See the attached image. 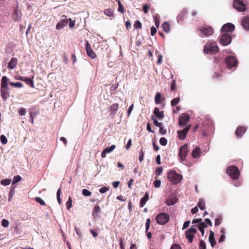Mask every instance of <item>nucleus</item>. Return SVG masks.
Segmentation results:
<instances>
[{"instance_id":"nucleus-42","label":"nucleus","mask_w":249,"mask_h":249,"mask_svg":"<svg viewBox=\"0 0 249 249\" xmlns=\"http://www.w3.org/2000/svg\"><path fill=\"white\" fill-rule=\"evenodd\" d=\"M206 245L203 240H200L199 244V249H206Z\"/></svg>"},{"instance_id":"nucleus-32","label":"nucleus","mask_w":249,"mask_h":249,"mask_svg":"<svg viewBox=\"0 0 249 249\" xmlns=\"http://www.w3.org/2000/svg\"><path fill=\"white\" fill-rule=\"evenodd\" d=\"M8 83H9V84L10 86H13V87H15V88H22L23 87V85L22 83H21V82L14 83V82H9V81Z\"/></svg>"},{"instance_id":"nucleus-4","label":"nucleus","mask_w":249,"mask_h":249,"mask_svg":"<svg viewBox=\"0 0 249 249\" xmlns=\"http://www.w3.org/2000/svg\"><path fill=\"white\" fill-rule=\"evenodd\" d=\"M226 172L234 180L238 179L240 174L238 168L234 165L228 166Z\"/></svg>"},{"instance_id":"nucleus-14","label":"nucleus","mask_w":249,"mask_h":249,"mask_svg":"<svg viewBox=\"0 0 249 249\" xmlns=\"http://www.w3.org/2000/svg\"><path fill=\"white\" fill-rule=\"evenodd\" d=\"M190 117L187 114H183L179 117V125L180 126L185 125L190 121Z\"/></svg>"},{"instance_id":"nucleus-21","label":"nucleus","mask_w":249,"mask_h":249,"mask_svg":"<svg viewBox=\"0 0 249 249\" xmlns=\"http://www.w3.org/2000/svg\"><path fill=\"white\" fill-rule=\"evenodd\" d=\"M187 13V10L185 9H183L181 11L180 13L178 15L177 21L178 23H181L183 21V19L186 18Z\"/></svg>"},{"instance_id":"nucleus-29","label":"nucleus","mask_w":249,"mask_h":249,"mask_svg":"<svg viewBox=\"0 0 249 249\" xmlns=\"http://www.w3.org/2000/svg\"><path fill=\"white\" fill-rule=\"evenodd\" d=\"M23 81L25 82L26 84L29 85L30 87L32 88H35L34 81L32 79L24 77Z\"/></svg>"},{"instance_id":"nucleus-5","label":"nucleus","mask_w":249,"mask_h":249,"mask_svg":"<svg viewBox=\"0 0 249 249\" xmlns=\"http://www.w3.org/2000/svg\"><path fill=\"white\" fill-rule=\"evenodd\" d=\"M218 38L220 43L223 46H227L231 41V36L229 33H221Z\"/></svg>"},{"instance_id":"nucleus-15","label":"nucleus","mask_w":249,"mask_h":249,"mask_svg":"<svg viewBox=\"0 0 249 249\" xmlns=\"http://www.w3.org/2000/svg\"><path fill=\"white\" fill-rule=\"evenodd\" d=\"M190 127L191 125L190 124L183 130L178 131V137L180 140H184L185 138L186 134L189 131Z\"/></svg>"},{"instance_id":"nucleus-56","label":"nucleus","mask_w":249,"mask_h":249,"mask_svg":"<svg viewBox=\"0 0 249 249\" xmlns=\"http://www.w3.org/2000/svg\"><path fill=\"white\" fill-rule=\"evenodd\" d=\"M18 113L21 116L25 115L26 113V110L24 108H20L18 110Z\"/></svg>"},{"instance_id":"nucleus-19","label":"nucleus","mask_w":249,"mask_h":249,"mask_svg":"<svg viewBox=\"0 0 249 249\" xmlns=\"http://www.w3.org/2000/svg\"><path fill=\"white\" fill-rule=\"evenodd\" d=\"M68 22V20L67 18H65L64 19H62L60 20L56 26V29L57 30L62 29L65 26L67 25Z\"/></svg>"},{"instance_id":"nucleus-7","label":"nucleus","mask_w":249,"mask_h":249,"mask_svg":"<svg viewBox=\"0 0 249 249\" xmlns=\"http://www.w3.org/2000/svg\"><path fill=\"white\" fill-rule=\"evenodd\" d=\"M244 0H234L233 6L238 12H244L247 9V7Z\"/></svg>"},{"instance_id":"nucleus-51","label":"nucleus","mask_w":249,"mask_h":249,"mask_svg":"<svg viewBox=\"0 0 249 249\" xmlns=\"http://www.w3.org/2000/svg\"><path fill=\"white\" fill-rule=\"evenodd\" d=\"M0 140L1 142L3 144H5L7 142V139L6 137L3 135H2L0 136Z\"/></svg>"},{"instance_id":"nucleus-38","label":"nucleus","mask_w":249,"mask_h":249,"mask_svg":"<svg viewBox=\"0 0 249 249\" xmlns=\"http://www.w3.org/2000/svg\"><path fill=\"white\" fill-rule=\"evenodd\" d=\"M176 203V200L174 198H169L165 201V203L168 206H171Z\"/></svg>"},{"instance_id":"nucleus-59","label":"nucleus","mask_w":249,"mask_h":249,"mask_svg":"<svg viewBox=\"0 0 249 249\" xmlns=\"http://www.w3.org/2000/svg\"><path fill=\"white\" fill-rule=\"evenodd\" d=\"M109 190V188L108 187H103L102 188H101L100 190H99V192L102 193V194H103V193H106L107 191L108 190Z\"/></svg>"},{"instance_id":"nucleus-9","label":"nucleus","mask_w":249,"mask_h":249,"mask_svg":"<svg viewBox=\"0 0 249 249\" xmlns=\"http://www.w3.org/2000/svg\"><path fill=\"white\" fill-rule=\"evenodd\" d=\"M225 61L228 69H232V68L236 67L238 62L236 58L232 56H230L226 58Z\"/></svg>"},{"instance_id":"nucleus-40","label":"nucleus","mask_w":249,"mask_h":249,"mask_svg":"<svg viewBox=\"0 0 249 249\" xmlns=\"http://www.w3.org/2000/svg\"><path fill=\"white\" fill-rule=\"evenodd\" d=\"M118 6H119L118 9V11H119L120 12H121L122 14H124V9L123 5L122 4V3L120 0H118Z\"/></svg>"},{"instance_id":"nucleus-63","label":"nucleus","mask_w":249,"mask_h":249,"mask_svg":"<svg viewBox=\"0 0 249 249\" xmlns=\"http://www.w3.org/2000/svg\"><path fill=\"white\" fill-rule=\"evenodd\" d=\"M170 249H181L180 246L178 244H174Z\"/></svg>"},{"instance_id":"nucleus-2","label":"nucleus","mask_w":249,"mask_h":249,"mask_svg":"<svg viewBox=\"0 0 249 249\" xmlns=\"http://www.w3.org/2000/svg\"><path fill=\"white\" fill-rule=\"evenodd\" d=\"M167 177L169 180L173 184L179 183L183 178L182 175L177 173L175 170H170Z\"/></svg>"},{"instance_id":"nucleus-46","label":"nucleus","mask_w":249,"mask_h":249,"mask_svg":"<svg viewBox=\"0 0 249 249\" xmlns=\"http://www.w3.org/2000/svg\"><path fill=\"white\" fill-rule=\"evenodd\" d=\"M35 200L39 203L41 205L45 206L46 205V203L40 197H36L35 198Z\"/></svg>"},{"instance_id":"nucleus-24","label":"nucleus","mask_w":249,"mask_h":249,"mask_svg":"<svg viewBox=\"0 0 249 249\" xmlns=\"http://www.w3.org/2000/svg\"><path fill=\"white\" fill-rule=\"evenodd\" d=\"M149 199V194L147 192L144 195V196L141 199L140 203V207L142 208L146 204V202Z\"/></svg>"},{"instance_id":"nucleus-53","label":"nucleus","mask_w":249,"mask_h":249,"mask_svg":"<svg viewBox=\"0 0 249 249\" xmlns=\"http://www.w3.org/2000/svg\"><path fill=\"white\" fill-rule=\"evenodd\" d=\"M153 183L155 188H159L160 186L161 181L159 179H156L154 181Z\"/></svg>"},{"instance_id":"nucleus-44","label":"nucleus","mask_w":249,"mask_h":249,"mask_svg":"<svg viewBox=\"0 0 249 249\" xmlns=\"http://www.w3.org/2000/svg\"><path fill=\"white\" fill-rule=\"evenodd\" d=\"M21 178L20 176H19V175L15 176L14 177L12 184H14L17 183L18 182H19L21 180Z\"/></svg>"},{"instance_id":"nucleus-58","label":"nucleus","mask_w":249,"mask_h":249,"mask_svg":"<svg viewBox=\"0 0 249 249\" xmlns=\"http://www.w3.org/2000/svg\"><path fill=\"white\" fill-rule=\"evenodd\" d=\"M162 55L159 54L158 56L157 64H161L162 61Z\"/></svg>"},{"instance_id":"nucleus-37","label":"nucleus","mask_w":249,"mask_h":249,"mask_svg":"<svg viewBox=\"0 0 249 249\" xmlns=\"http://www.w3.org/2000/svg\"><path fill=\"white\" fill-rule=\"evenodd\" d=\"M11 180L10 179H2L0 181V184L3 186H7L9 185L11 183Z\"/></svg>"},{"instance_id":"nucleus-31","label":"nucleus","mask_w":249,"mask_h":249,"mask_svg":"<svg viewBox=\"0 0 249 249\" xmlns=\"http://www.w3.org/2000/svg\"><path fill=\"white\" fill-rule=\"evenodd\" d=\"M162 27L163 31L165 32L168 33L170 32V26L169 23L168 22H163V23L162 24Z\"/></svg>"},{"instance_id":"nucleus-43","label":"nucleus","mask_w":249,"mask_h":249,"mask_svg":"<svg viewBox=\"0 0 249 249\" xmlns=\"http://www.w3.org/2000/svg\"><path fill=\"white\" fill-rule=\"evenodd\" d=\"M151 220L150 218H147L145 223V232H147L150 226Z\"/></svg>"},{"instance_id":"nucleus-48","label":"nucleus","mask_w":249,"mask_h":249,"mask_svg":"<svg viewBox=\"0 0 249 249\" xmlns=\"http://www.w3.org/2000/svg\"><path fill=\"white\" fill-rule=\"evenodd\" d=\"M162 171H163V168L161 166L157 168L156 169V172H155V174H156V176H159L160 175L162 172Z\"/></svg>"},{"instance_id":"nucleus-10","label":"nucleus","mask_w":249,"mask_h":249,"mask_svg":"<svg viewBox=\"0 0 249 249\" xmlns=\"http://www.w3.org/2000/svg\"><path fill=\"white\" fill-rule=\"evenodd\" d=\"M204 52L206 53L214 54L218 52V47L216 45H206L204 46Z\"/></svg>"},{"instance_id":"nucleus-8","label":"nucleus","mask_w":249,"mask_h":249,"mask_svg":"<svg viewBox=\"0 0 249 249\" xmlns=\"http://www.w3.org/2000/svg\"><path fill=\"white\" fill-rule=\"evenodd\" d=\"M188 146L187 144H185L181 146L179 150L178 156L180 157L181 161H184L188 155Z\"/></svg>"},{"instance_id":"nucleus-52","label":"nucleus","mask_w":249,"mask_h":249,"mask_svg":"<svg viewBox=\"0 0 249 249\" xmlns=\"http://www.w3.org/2000/svg\"><path fill=\"white\" fill-rule=\"evenodd\" d=\"M221 220H222V217L220 216H219L218 217L216 218V219L215 220V226H218L220 225L221 223Z\"/></svg>"},{"instance_id":"nucleus-18","label":"nucleus","mask_w":249,"mask_h":249,"mask_svg":"<svg viewBox=\"0 0 249 249\" xmlns=\"http://www.w3.org/2000/svg\"><path fill=\"white\" fill-rule=\"evenodd\" d=\"M116 147V146L114 144L111 145L110 147H106L101 153V157L103 158H105L106 157L107 153L111 152Z\"/></svg>"},{"instance_id":"nucleus-47","label":"nucleus","mask_w":249,"mask_h":249,"mask_svg":"<svg viewBox=\"0 0 249 249\" xmlns=\"http://www.w3.org/2000/svg\"><path fill=\"white\" fill-rule=\"evenodd\" d=\"M66 207L68 210H70L72 207V199L71 197L69 198V200L66 203Z\"/></svg>"},{"instance_id":"nucleus-33","label":"nucleus","mask_w":249,"mask_h":249,"mask_svg":"<svg viewBox=\"0 0 249 249\" xmlns=\"http://www.w3.org/2000/svg\"><path fill=\"white\" fill-rule=\"evenodd\" d=\"M104 14L110 17L114 16V10L111 9H107L104 11Z\"/></svg>"},{"instance_id":"nucleus-57","label":"nucleus","mask_w":249,"mask_h":249,"mask_svg":"<svg viewBox=\"0 0 249 249\" xmlns=\"http://www.w3.org/2000/svg\"><path fill=\"white\" fill-rule=\"evenodd\" d=\"M152 119L153 120L154 124L155 125V126L160 127L161 126V124L158 122V121L156 119H154L153 116H152Z\"/></svg>"},{"instance_id":"nucleus-60","label":"nucleus","mask_w":249,"mask_h":249,"mask_svg":"<svg viewBox=\"0 0 249 249\" xmlns=\"http://www.w3.org/2000/svg\"><path fill=\"white\" fill-rule=\"evenodd\" d=\"M190 224V221L189 220L186 221L183 224V225L182 227V230H184L185 229H186L189 226Z\"/></svg>"},{"instance_id":"nucleus-13","label":"nucleus","mask_w":249,"mask_h":249,"mask_svg":"<svg viewBox=\"0 0 249 249\" xmlns=\"http://www.w3.org/2000/svg\"><path fill=\"white\" fill-rule=\"evenodd\" d=\"M85 49L87 52V53L89 57L92 59H94L96 57V54L93 52V50L91 49L90 45L88 41H87L86 42Z\"/></svg>"},{"instance_id":"nucleus-23","label":"nucleus","mask_w":249,"mask_h":249,"mask_svg":"<svg viewBox=\"0 0 249 249\" xmlns=\"http://www.w3.org/2000/svg\"><path fill=\"white\" fill-rule=\"evenodd\" d=\"M17 64V59L16 57H12L8 63L7 67L9 69L13 70L16 67Z\"/></svg>"},{"instance_id":"nucleus-26","label":"nucleus","mask_w":249,"mask_h":249,"mask_svg":"<svg viewBox=\"0 0 249 249\" xmlns=\"http://www.w3.org/2000/svg\"><path fill=\"white\" fill-rule=\"evenodd\" d=\"M209 241L211 244V245L212 247H214L216 244V241L214 238V232L211 231L210 232V235L209 237Z\"/></svg>"},{"instance_id":"nucleus-25","label":"nucleus","mask_w":249,"mask_h":249,"mask_svg":"<svg viewBox=\"0 0 249 249\" xmlns=\"http://www.w3.org/2000/svg\"><path fill=\"white\" fill-rule=\"evenodd\" d=\"M200 148L199 147L196 146L191 153L193 158L194 159H197L199 158L200 156Z\"/></svg>"},{"instance_id":"nucleus-55","label":"nucleus","mask_w":249,"mask_h":249,"mask_svg":"<svg viewBox=\"0 0 249 249\" xmlns=\"http://www.w3.org/2000/svg\"><path fill=\"white\" fill-rule=\"evenodd\" d=\"M176 82L175 80H173L171 85V89L172 91H175L176 90Z\"/></svg>"},{"instance_id":"nucleus-30","label":"nucleus","mask_w":249,"mask_h":249,"mask_svg":"<svg viewBox=\"0 0 249 249\" xmlns=\"http://www.w3.org/2000/svg\"><path fill=\"white\" fill-rule=\"evenodd\" d=\"M21 13L18 12L17 9L14 11V14L13 15L14 19L15 21H20L21 19Z\"/></svg>"},{"instance_id":"nucleus-22","label":"nucleus","mask_w":249,"mask_h":249,"mask_svg":"<svg viewBox=\"0 0 249 249\" xmlns=\"http://www.w3.org/2000/svg\"><path fill=\"white\" fill-rule=\"evenodd\" d=\"M155 115L159 119H162L164 117L163 111H160L158 107H155L153 111Z\"/></svg>"},{"instance_id":"nucleus-62","label":"nucleus","mask_w":249,"mask_h":249,"mask_svg":"<svg viewBox=\"0 0 249 249\" xmlns=\"http://www.w3.org/2000/svg\"><path fill=\"white\" fill-rule=\"evenodd\" d=\"M157 33V29L154 26H152L151 28V35L153 36Z\"/></svg>"},{"instance_id":"nucleus-64","label":"nucleus","mask_w":249,"mask_h":249,"mask_svg":"<svg viewBox=\"0 0 249 249\" xmlns=\"http://www.w3.org/2000/svg\"><path fill=\"white\" fill-rule=\"evenodd\" d=\"M125 26L127 30H129L131 28V24L129 21H127L125 23Z\"/></svg>"},{"instance_id":"nucleus-17","label":"nucleus","mask_w":249,"mask_h":249,"mask_svg":"<svg viewBox=\"0 0 249 249\" xmlns=\"http://www.w3.org/2000/svg\"><path fill=\"white\" fill-rule=\"evenodd\" d=\"M246 127L244 126H239L235 132V134L237 137H241L245 133L246 131Z\"/></svg>"},{"instance_id":"nucleus-36","label":"nucleus","mask_w":249,"mask_h":249,"mask_svg":"<svg viewBox=\"0 0 249 249\" xmlns=\"http://www.w3.org/2000/svg\"><path fill=\"white\" fill-rule=\"evenodd\" d=\"M179 97H177L173 99L171 102V105L172 107H175L180 101Z\"/></svg>"},{"instance_id":"nucleus-3","label":"nucleus","mask_w":249,"mask_h":249,"mask_svg":"<svg viewBox=\"0 0 249 249\" xmlns=\"http://www.w3.org/2000/svg\"><path fill=\"white\" fill-rule=\"evenodd\" d=\"M155 219L158 224L164 225L169 222L170 216L167 213H160L156 215Z\"/></svg>"},{"instance_id":"nucleus-41","label":"nucleus","mask_w":249,"mask_h":249,"mask_svg":"<svg viewBox=\"0 0 249 249\" xmlns=\"http://www.w3.org/2000/svg\"><path fill=\"white\" fill-rule=\"evenodd\" d=\"M82 193L83 195L86 196H89L91 195V192L86 189H83Z\"/></svg>"},{"instance_id":"nucleus-16","label":"nucleus","mask_w":249,"mask_h":249,"mask_svg":"<svg viewBox=\"0 0 249 249\" xmlns=\"http://www.w3.org/2000/svg\"><path fill=\"white\" fill-rule=\"evenodd\" d=\"M241 24L243 28L246 30H249V17H244L241 21Z\"/></svg>"},{"instance_id":"nucleus-54","label":"nucleus","mask_w":249,"mask_h":249,"mask_svg":"<svg viewBox=\"0 0 249 249\" xmlns=\"http://www.w3.org/2000/svg\"><path fill=\"white\" fill-rule=\"evenodd\" d=\"M1 224L3 227L7 228L9 226V221L6 219H3L1 221Z\"/></svg>"},{"instance_id":"nucleus-45","label":"nucleus","mask_w":249,"mask_h":249,"mask_svg":"<svg viewBox=\"0 0 249 249\" xmlns=\"http://www.w3.org/2000/svg\"><path fill=\"white\" fill-rule=\"evenodd\" d=\"M61 193V190L60 188H59L57 191L56 196H57V201L59 204H61V199L60 198Z\"/></svg>"},{"instance_id":"nucleus-34","label":"nucleus","mask_w":249,"mask_h":249,"mask_svg":"<svg viewBox=\"0 0 249 249\" xmlns=\"http://www.w3.org/2000/svg\"><path fill=\"white\" fill-rule=\"evenodd\" d=\"M197 206H198L201 210H204L205 208V203L204 201L202 199H199L197 204Z\"/></svg>"},{"instance_id":"nucleus-20","label":"nucleus","mask_w":249,"mask_h":249,"mask_svg":"<svg viewBox=\"0 0 249 249\" xmlns=\"http://www.w3.org/2000/svg\"><path fill=\"white\" fill-rule=\"evenodd\" d=\"M119 104L114 103L111 105L109 107V111H110V116H114L118 109Z\"/></svg>"},{"instance_id":"nucleus-39","label":"nucleus","mask_w":249,"mask_h":249,"mask_svg":"<svg viewBox=\"0 0 249 249\" xmlns=\"http://www.w3.org/2000/svg\"><path fill=\"white\" fill-rule=\"evenodd\" d=\"M134 27L136 29H140L142 28L141 22L139 20H136L134 24Z\"/></svg>"},{"instance_id":"nucleus-1","label":"nucleus","mask_w":249,"mask_h":249,"mask_svg":"<svg viewBox=\"0 0 249 249\" xmlns=\"http://www.w3.org/2000/svg\"><path fill=\"white\" fill-rule=\"evenodd\" d=\"M9 79L6 76H2L0 83V96L5 101L9 97V87L8 86Z\"/></svg>"},{"instance_id":"nucleus-61","label":"nucleus","mask_w":249,"mask_h":249,"mask_svg":"<svg viewBox=\"0 0 249 249\" xmlns=\"http://www.w3.org/2000/svg\"><path fill=\"white\" fill-rule=\"evenodd\" d=\"M149 9V6L147 4H146L143 6L142 9L145 14H146L148 12Z\"/></svg>"},{"instance_id":"nucleus-49","label":"nucleus","mask_w":249,"mask_h":249,"mask_svg":"<svg viewBox=\"0 0 249 249\" xmlns=\"http://www.w3.org/2000/svg\"><path fill=\"white\" fill-rule=\"evenodd\" d=\"M160 143L162 146H165L167 143V141L164 137H162L160 139Z\"/></svg>"},{"instance_id":"nucleus-12","label":"nucleus","mask_w":249,"mask_h":249,"mask_svg":"<svg viewBox=\"0 0 249 249\" xmlns=\"http://www.w3.org/2000/svg\"><path fill=\"white\" fill-rule=\"evenodd\" d=\"M235 29L234 25L231 23H228L223 25L221 29V33H232Z\"/></svg>"},{"instance_id":"nucleus-11","label":"nucleus","mask_w":249,"mask_h":249,"mask_svg":"<svg viewBox=\"0 0 249 249\" xmlns=\"http://www.w3.org/2000/svg\"><path fill=\"white\" fill-rule=\"evenodd\" d=\"M197 231L196 228H193V226L185 231V236L188 239L190 243H192L193 241L194 234Z\"/></svg>"},{"instance_id":"nucleus-28","label":"nucleus","mask_w":249,"mask_h":249,"mask_svg":"<svg viewBox=\"0 0 249 249\" xmlns=\"http://www.w3.org/2000/svg\"><path fill=\"white\" fill-rule=\"evenodd\" d=\"M207 227V224L204 222H200L198 225L197 228L199 231L201 232L202 236L204 235V229Z\"/></svg>"},{"instance_id":"nucleus-27","label":"nucleus","mask_w":249,"mask_h":249,"mask_svg":"<svg viewBox=\"0 0 249 249\" xmlns=\"http://www.w3.org/2000/svg\"><path fill=\"white\" fill-rule=\"evenodd\" d=\"M101 211V208L98 205H96L94 207L93 211L92 212V216L93 217L96 218L98 217V213Z\"/></svg>"},{"instance_id":"nucleus-35","label":"nucleus","mask_w":249,"mask_h":249,"mask_svg":"<svg viewBox=\"0 0 249 249\" xmlns=\"http://www.w3.org/2000/svg\"><path fill=\"white\" fill-rule=\"evenodd\" d=\"M161 94L159 92L157 93L155 97V102L156 104H159L160 103Z\"/></svg>"},{"instance_id":"nucleus-50","label":"nucleus","mask_w":249,"mask_h":249,"mask_svg":"<svg viewBox=\"0 0 249 249\" xmlns=\"http://www.w3.org/2000/svg\"><path fill=\"white\" fill-rule=\"evenodd\" d=\"M144 155V151L142 149H141L139 152V160L140 162H142L143 160Z\"/></svg>"},{"instance_id":"nucleus-6","label":"nucleus","mask_w":249,"mask_h":249,"mask_svg":"<svg viewBox=\"0 0 249 249\" xmlns=\"http://www.w3.org/2000/svg\"><path fill=\"white\" fill-rule=\"evenodd\" d=\"M199 30L201 37H207L213 33V28L211 26L206 24L201 27Z\"/></svg>"}]
</instances>
